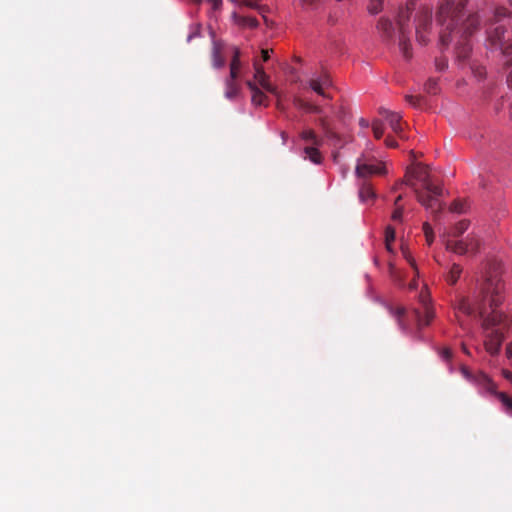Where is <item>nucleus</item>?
<instances>
[{
	"instance_id": "43",
	"label": "nucleus",
	"mask_w": 512,
	"mask_h": 512,
	"mask_svg": "<svg viewBox=\"0 0 512 512\" xmlns=\"http://www.w3.org/2000/svg\"><path fill=\"white\" fill-rule=\"evenodd\" d=\"M263 59L267 60L269 58V51L268 50H262Z\"/></svg>"
},
{
	"instance_id": "30",
	"label": "nucleus",
	"mask_w": 512,
	"mask_h": 512,
	"mask_svg": "<svg viewBox=\"0 0 512 512\" xmlns=\"http://www.w3.org/2000/svg\"><path fill=\"white\" fill-rule=\"evenodd\" d=\"M402 214H403V209L402 207H396V209L393 211L392 213V220L393 221H401L402 220Z\"/></svg>"
},
{
	"instance_id": "16",
	"label": "nucleus",
	"mask_w": 512,
	"mask_h": 512,
	"mask_svg": "<svg viewBox=\"0 0 512 512\" xmlns=\"http://www.w3.org/2000/svg\"><path fill=\"white\" fill-rule=\"evenodd\" d=\"M358 196L361 202H365L368 199L375 198L376 194L369 184L364 183L359 187Z\"/></svg>"
},
{
	"instance_id": "27",
	"label": "nucleus",
	"mask_w": 512,
	"mask_h": 512,
	"mask_svg": "<svg viewBox=\"0 0 512 512\" xmlns=\"http://www.w3.org/2000/svg\"><path fill=\"white\" fill-rule=\"evenodd\" d=\"M382 0H372L368 6L371 14H377L381 11Z\"/></svg>"
},
{
	"instance_id": "12",
	"label": "nucleus",
	"mask_w": 512,
	"mask_h": 512,
	"mask_svg": "<svg viewBox=\"0 0 512 512\" xmlns=\"http://www.w3.org/2000/svg\"><path fill=\"white\" fill-rule=\"evenodd\" d=\"M469 225H470V223L467 220L459 221L455 225V227L453 228L452 231H450L447 234L443 235V242L446 244V240L448 238L460 239V238L464 237L465 232L468 231Z\"/></svg>"
},
{
	"instance_id": "19",
	"label": "nucleus",
	"mask_w": 512,
	"mask_h": 512,
	"mask_svg": "<svg viewBox=\"0 0 512 512\" xmlns=\"http://www.w3.org/2000/svg\"><path fill=\"white\" fill-rule=\"evenodd\" d=\"M309 87L315 91L317 94L326 97V94L324 93V86L322 85L321 81L317 77H312L309 80Z\"/></svg>"
},
{
	"instance_id": "35",
	"label": "nucleus",
	"mask_w": 512,
	"mask_h": 512,
	"mask_svg": "<svg viewBox=\"0 0 512 512\" xmlns=\"http://www.w3.org/2000/svg\"><path fill=\"white\" fill-rule=\"evenodd\" d=\"M301 106L311 112H314V113H321V110L319 107L317 106H313V105H309V104H301Z\"/></svg>"
},
{
	"instance_id": "10",
	"label": "nucleus",
	"mask_w": 512,
	"mask_h": 512,
	"mask_svg": "<svg viewBox=\"0 0 512 512\" xmlns=\"http://www.w3.org/2000/svg\"><path fill=\"white\" fill-rule=\"evenodd\" d=\"M419 304L420 307L414 310L418 320H432L437 317L435 309L430 304L429 296L425 292L420 293Z\"/></svg>"
},
{
	"instance_id": "31",
	"label": "nucleus",
	"mask_w": 512,
	"mask_h": 512,
	"mask_svg": "<svg viewBox=\"0 0 512 512\" xmlns=\"http://www.w3.org/2000/svg\"><path fill=\"white\" fill-rule=\"evenodd\" d=\"M242 24L249 27H256L258 25V21L252 17H246L242 19Z\"/></svg>"
},
{
	"instance_id": "28",
	"label": "nucleus",
	"mask_w": 512,
	"mask_h": 512,
	"mask_svg": "<svg viewBox=\"0 0 512 512\" xmlns=\"http://www.w3.org/2000/svg\"><path fill=\"white\" fill-rule=\"evenodd\" d=\"M423 229H424V233H425L426 240H427L428 244H431L432 241H433V230H432V227L428 223H425L423 225Z\"/></svg>"
},
{
	"instance_id": "46",
	"label": "nucleus",
	"mask_w": 512,
	"mask_h": 512,
	"mask_svg": "<svg viewBox=\"0 0 512 512\" xmlns=\"http://www.w3.org/2000/svg\"><path fill=\"white\" fill-rule=\"evenodd\" d=\"M402 199V196L399 195L396 199H395V202L394 204L397 206L398 205V202Z\"/></svg>"
},
{
	"instance_id": "8",
	"label": "nucleus",
	"mask_w": 512,
	"mask_h": 512,
	"mask_svg": "<svg viewBox=\"0 0 512 512\" xmlns=\"http://www.w3.org/2000/svg\"><path fill=\"white\" fill-rule=\"evenodd\" d=\"M476 382L483 390L495 395L507 412L512 411V398L504 392H498L496 390V384L486 374H479L476 377Z\"/></svg>"
},
{
	"instance_id": "1",
	"label": "nucleus",
	"mask_w": 512,
	"mask_h": 512,
	"mask_svg": "<svg viewBox=\"0 0 512 512\" xmlns=\"http://www.w3.org/2000/svg\"><path fill=\"white\" fill-rule=\"evenodd\" d=\"M504 283L497 264L489 266L484 282L472 296L457 294L454 309L458 317H479L482 320H501L504 316Z\"/></svg>"
},
{
	"instance_id": "13",
	"label": "nucleus",
	"mask_w": 512,
	"mask_h": 512,
	"mask_svg": "<svg viewBox=\"0 0 512 512\" xmlns=\"http://www.w3.org/2000/svg\"><path fill=\"white\" fill-rule=\"evenodd\" d=\"M254 78L264 90L276 94L275 88L269 83L268 76L261 67L255 68Z\"/></svg>"
},
{
	"instance_id": "3",
	"label": "nucleus",
	"mask_w": 512,
	"mask_h": 512,
	"mask_svg": "<svg viewBox=\"0 0 512 512\" xmlns=\"http://www.w3.org/2000/svg\"><path fill=\"white\" fill-rule=\"evenodd\" d=\"M413 16V25L415 29L416 41L420 45H425L432 35V12L428 6H419L411 8L408 5L401 10L398 15L397 26L394 27L389 19H380L378 29L382 36L389 41H396L402 55L409 59L411 57L410 42V18Z\"/></svg>"
},
{
	"instance_id": "48",
	"label": "nucleus",
	"mask_w": 512,
	"mask_h": 512,
	"mask_svg": "<svg viewBox=\"0 0 512 512\" xmlns=\"http://www.w3.org/2000/svg\"><path fill=\"white\" fill-rule=\"evenodd\" d=\"M282 138H283V140H285V133L284 132L282 133Z\"/></svg>"
},
{
	"instance_id": "9",
	"label": "nucleus",
	"mask_w": 512,
	"mask_h": 512,
	"mask_svg": "<svg viewBox=\"0 0 512 512\" xmlns=\"http://www.w3.org/2000/svg\"><path fill=\"white\" fill-rule=\"evenodd\" d=\"M386 173V169L381 164H376L364 155L357 159L355 174L358 178H366L372 175H382Z\"/></svg>"
},
{
	"instance_id": "15",
	"label": "nucleus",
	"mask_w": 512,
	"mask_h": 512,
	"mask_svg": "<svg viewBox=\"0 0 512 512\" xmlns=\"http://www.w3.org/2000/svg\"><path fill=\"white\" fill-rule=\"evenodd\" d=\"M240 91V87L236 84V82H233L232 79H226L225 80V97L228 100L235 99Z\"/></svg>"
},
{
	"instance_id": "44",
	"label": "nucleus",
	"mask_w": 512,
	"mask_h": 512,
	"mask_svg": "<svg viewBox=\"0 0 512 512\" xmlns=\"http://www.w3.org/2000/svg\"><path fill=\"white\" fill-rule=\"evenodd\" d=\"M462 373L466 378L470 377V373L465 367L462 368Z\"/></svg>"
},
{
	"instance_id": "5",
	"label": "nucleus",
	"mask_w": 512,
	"mask_h": 512,
	"mask_svg": "<svg viewBox=\"0 0 512 512\" xmlns=\"http://www.w3.org/2000/svg\"><path fill=\"white\" fill-rule=\"evenodd\" d=\"M409 184L414 187L416 181L419 183L424 191L419 192L416 190L418 201L427 209L440 208L439 197L442 194V189L439 185L434 183L427 168L421 164H415L406 172Z\"/></svg>"
},
{
	"instance_id": "7",
	"label": "nucleus",
	"mask_w": 512,
	"mask_h": 512,
	"mask_svg": "<svg viewBox=\"0 0 512 512\" xmlns=\"http://www.w3.org/2000/svg\"><path fill=\"white\" fill-rule=\"evenodd\" d=\"M485 332V347L487 351L495 355L500 351L502 342L505 337L506 325L503 322H483Z\"/></svg>"
},
{
	"instance_id": "29",
	"label": "nucleus",
	"mask_w": 512,
	"mask_h": 512,
	"mask_svg": "<svg viewBox=\"0 0 512 512\" xmlns=\"http://www.w3.org/2000/svg\"><path fill=\"white\" fill-rule=\"evenodd\" d=\"M239 53H240L239 50L235 49L233 59L230 63V68L233 67L234 69L239 70L240 65H241V62L239 59Z\"/></svg>"
},
{
	"instance_id": "18",
	"label": "nucleus",
	"mask_w": 512,
	"mask_h": 512,
	"mask_svg": "<svg viewBox=\"0 0 512 512\" xmlns=\"http://www.w3.org/2000/svg\"><path fill=\"white\" fill-rule=\"evenodd\" d=\"M305 158H309L311 162L314 164H319L321 162V156L318 150L315 147H306L304 149Z\"/></svg>"
},
{
	"instance_id": "26",
	"label": "nucleus",
	"mask_w": 512,
	"mask_h": 512,
	"mask_svg": "<svg viewBox=\"0 0 512 512\" xmlns=\"http://www.w3.org/2000/svg\"><path fill=\"white\" fill-rule=\"evenodd\" d=\"M506 355L509 359H512V342L506 347ZM503 376L512 382V372L509 370H503Z\"/></svg>"
},
{
	"instance_id": "17",
	"label": "nucleus",
	"mask_w": 512,
	"mask_h": 512,
	"mask_svg": "<svg viewBox=\"0 0 512 512\" xmlns=\"http://www.w3.org/2000/svg\"><path fill=\"white\" fill-rule=\"evenodd\" d=\"M320 126L327 139L334 142L335 144L339 141L338 135L330 128L325 119L320 120Z\"/></svg>"
},
{
	"instance_id": "41",
	"label": "nucleus",
	"mask_w": 512,
	"mask_h": 512,
	"mask_svg": "<svg viewBox=\"0 0 512 512\" xmlns=\"http://www.w3.org/2000/svg\"><path fill=\"white\" fill-rule=\"evenodd\" d=\"M385 143H386V145H387L388 147H396V146H397L396 141H394V140H392V139H390V138H387V139L385 140Z\"/></svg>"
},
{
	"instance_id": "32",
	"label": "nucleus",
	"mask_w": 512,
	"mask_h": 512,
	"mask_svg": "<svg viewBox=\"0 0 512 512\" xmlns=\"http://www.w3.org/2000/svg\"><path fill=\"white\" fill-rule=\"evenodd\" d=\"M391 316L392 317H398V318L399 317H403V316H407L406 310L403 307H398L395 310L391 311Z\"/></svg>"
},
{
	"instance_id": "20",
	"label": "nucleus",
	"mask_w": 512,
	"mask_h": 512,
	"mask_svg": "<svg viewBox=\"0 0 512 512\" xmlns=\"http://www.w3.org/2000/svg\"><path fill=\"white\" fill-rule=\"evenodd\" d=\"M460 274H461V268L458 265L453 264V266L451 267V269L449 271L447 279L451 284H454L458 280Z\"/></svg>"
},
{
	"instance_id": "39",
	"label": "nucleus",
	"mask_w": 512,
	"mask_h": 512,
	"mask_svg": "<svg viewBox=\"0 0 512 512\" xmlns=\"http://www.w3.org/2000/svg\"><path fill=\"white\" fill-rule=\"evenodd\" d=\"M246 85L248 86L252 93L259 89L252 81H247Z\"/></svg>"
},
{
	"instance_id": "45",
	"label": "nucleus",
	"mask_w": 512,
	"mask_h": 512,
	"mask_svg": "<svg viewBox=\"0 0 512 512\" xmlns=\"http://www.w3.org/2000/svg\"><path fill=\"white\" fill-rule=\"evenodd\" d=\"M417 287V283L416 281H412L410 284H409V288L410 289H415Z\"/></svg>"
},
{
	"instance_id": "22",
	"label": "nucleus",
	"mask_w": 512,
	"mask_h": 512,
	"mask_svg": "<svg viewBox=\"0 0 512 512\" xmlns=\"http://www.w3.org/2000/svg\"><path fill=\"white\" fill-rule=\"evenodd\" d=\"M232 2L244 5L246 7L252 8V9H260V1L261 0H231Z\"/></svg>"
},
{
	"instance_id": "34",
	"label": "nucleus",
	"mask_w": 512,
	"mask_h": 512,
	"mask_svg": "<svg viewBox=\"0 0 512 512\" xmlns=\"http://www.w3.org/2000/svg\"><path fill=\"white\" fill-rule=\"evenodd\" d=\"M441 357L447 361L450 360L452 357V351L449 348H444L441 351Z\"/></svg>"
},
{
	"instance_id": "40",
	"label": "nucleus",
	"mask_w": 512,
	"mask_h": 512,
	"mask_svg": "<svg viewBox=\"0 0 512 512\" xmlns=\"http://www.w3.org/2000/svg\"><path fill=\"white\" fill-rule=\"evenodd\" d=\"M451 209H452V211L457 212V213L463 212L462 206L460 204H457V203L454 204Z\"/></svg>"
},
{
	"instance_id": "23",
	"label": "nucleus",
	"mask_w": 512,
	"mask_h": 512,
	"mask_svg": "<svg viewBox=\"0 0 512 512\" xmlns=\"http://www.w3.org/2000/svg\"><path fill=\"white\" fill-rule=\"evenodd\" d=\"M375 138L379 139L383 135V124L380 120H374L371 123Z\"/></svg>"
},
{
	"instance_id": "21",
	"label": "nucleus",
	"mask_w": 512,
	"mask_h": 512,
	"mask_svg": "<svg viewBox=\"0 0 512 512\" xmlns=\"http://www.w3.org/2000/svg\"><path fill=\"white\" fill-rule=\"evenodd\" d=\"M301 137H302L303 140L310 141L314 145H319L320 144V140L317 138V136L315 135V133L312 130H305V131H303L302 134H301Z\"/></svg>"
},
{
	"instance_id": "4",
	"label": "nucleus",
	"mask_w": 512,
	"mask_h": 512,
	"mask_svg": "<svg viewBox=\"0 0 512 512\" xmlns=\"http://www.w3.org/2000/svg\"><path fill=\"white\" fill-rule=\"evenodd\" d=\"M506 16L505 8L501 7L495 10L494 22H491L486 29L485 45L489 50H499L506 57L505 65L510 67L507 82L512 87V40L503 36L504 26L500 24L501 19Z\"/></svg>"
},
{
	"instance_id": "38",
	"label": "nucleus",
	"mask_w": 512,
	"mask_h": 512,
	"mask_svg": "<svg viewBox=\"0 0 512 512\" xmlns=\"http://www.w3.org/2000/svg\"><path fill=\"white\" fill-rule=\"evenodd\" d=\"M359 125H360V127L366 129V128H368L370 126V122L367 119H365V118H360L359 119Z\"/></svg>"
},
{
	"instance_id": "33",
	"label": "nucleus",
	"mask_w": 512,
	"mask_h": 512,
	"mask_svg": "<svg viewBox=\"0 0 512 512\" xmlns=\"http://www.w3.org/2000/svg\"><path fill=\"white\" fill-rule=\"evenodd\" d=\"M317 78L321 81L324 88H327L331 85V81L328 75L318 76Z\"/></svg>"
},
{
	"instance_id": "24",
	"label": "nucleus",
	"mask_w": 512,
	"mask_h": 512,
	"mask_svg": "<svg viewBox=\"0 0 512 512\" xmlns=\"http://www.w3.org/2000/svg\"><path fill=\"white\" fill-rule=\"evenodd\" d=\"M385 239H386V247L387 249L391 252L392 251V248H391V243L394 241L395 239V230L391 227V226H388L386 228V236H385Z\"/></svg>"
},
{
	"instance_id": "47",
	"label": "nucleus",
	"mask_w": 512,
	"mask_h": 512,
	"mask_svg": "<svg viewBox=\"0 0 512 512\" xmlns=\"http://www.w3.org/2000/svg\"><path fill=\"white\" fill-rule=\"evenodd\" d=\"M193 1H194V3H196V4H200L202 0H193Z\"/></svg>"
},
{
	"instance_id": "11",
	"label": "nucleus",
	"mask_w": 512,
	"mask_h": 512,
	"mask_svg": "<svg viewBox=\"0 0 512 512\" xmlns=\"http://www.w3.org/2000/svg\"><path fill=\"white\" fill-rule=\"evenodd\" d=\"M379 113L388 122L392 131L402 137L401 114L398 112L390 111L386 108H380Z\"/></svg>"
},
{
	"instance_id": "42",
	"label": "nucleus",
	"mask_w": 512,
	"mask_h": 512,
	"mask_svg": "<svg viewBox=\"0 0 512 512\" xmlns=\"http://www.w3.org/2000/svg\"><path fill=\"white\" fill-rule=\"evenodd\" d=\"M199 35V32L196 31V32H192L188 35L187 37V41L190 42L194 37L198 36Z\"/></svg>"
},
{
	"instance_id": "25",
	"label": "nucleus",
	"mask_w": 512,
	"mask_h": 512,
	"mask_svg": "<svg viewBox=\"0 0 512 512\" xmlns=\"http://www.w3.org/2000/svg\"><path fill=\"white\" fill-rule=\"evenodd\" d=\"M265 98V94L260 89H258L254 93H252L251 100L254 105H262L265 101Z\"/></svg>"
},
{
	"instance_id": "36",
	"label": "nucleus",
	"mask_w": 512,
	"mask_h": 512,
	"mask_svg": "<svg viewBox=\"0 0 512 512\" xmlns=\"http://www.w3.org/2000/svg\"><path fill=\"white\" fill-rule=\"evenodd\" d=\"M208 1H209V3H211L212 8L214 10L220 9V7L222 5V0H208Z\"/></svg>"
},
{
	"instance_id": "49",
	"label": "nucleus",
	"mask_w": 512,
	"mask_h": 512,
	"mask_svg": "<svg viewBox=\"0 0 512 512\" xmlns=\"http://www.w3.org/2000/svg\"><path fill=\"white\" fill-rule=\"evenodd\" d=\"M510 117L512 118V107H511Z\"/></svg>"
},
{
	"instance_id": "14",
	"label": "nucleus",
	"mask_w": 512,
	"mask_h": 512,
	"mask_svg": "<svg viewBox=\"0 0 512 512\" xmlns=\"http://www.w3.org/2000/svg\"><path fill=\"white\" fill-rule=\"evenodd\" d=\"M212 65L217 69L224 66V59L221 57V45L216 40H213Z\"/></svg>"
},
{
	"instance_id": "6",
	"label": "nucleus",
	"mask_w": 512,
	"mask_h": 512,
	"mask_svg": "<svg viewBox=\"0 0 512 512\" xmlns=\"http://www.w3.org/2000/svg\"><path fill=\"white\" fill-rule=\"evenodd\" d=\"M481 246L479 235L473 230L460 239L446 240V249L458 255H474Z\"/></svg>"
},
{
	"instance_id": "2",
	"label": "nucleus",
	"mask_w": 512,
	"mask_h": 512,
	"mask_svg": "<svg viewBox=\"0 0 512 512\" xmlns=\"http://www.w3.org/2000/svg\"><path fill=\"white\" fill-rule=\"evenodd\" d=\"M437 21L442 45L452 44L459 60L468 58L471 51V36L478 19L465 10L462 0H445L439 7Z\"/></svg>"
},
{
	"instance_id": "50",
	"label": "nucleus",
	"mask_w": 512,
	"mask_h": 512,
	"mask_svg": "<svg viewBox=\"0 0 512 512\" xmlns=\"http://www.w3.org/2000/svg\"><path fill=\"white\" fill-rule=\"evenodd\" d=\"M510 4L512 5V0H510Z\"/></svg>"
},
{
	"instance_id": "37",
	"label": "nucleus",
	"mask_w": 512,
	"mask_h": 512,
	"mask_svg": "<svg viewBox=\"0 0 512 512\" xmlns=\"http://www.w3.org/2000/svg\"><path fill=\"white\" fill-rule=\"evenodd\" d=\"M238 75V70L234 69L233 67L230 68V74L227 79H232L233 82H235Z\"/></svg>"
}]
</instances>
